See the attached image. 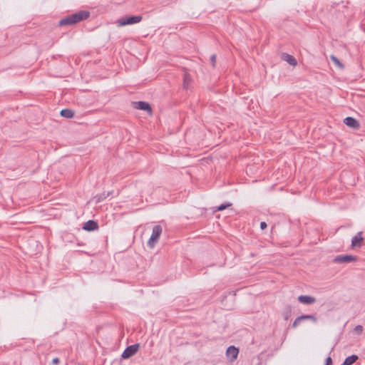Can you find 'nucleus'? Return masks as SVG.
I'll list each match as a JSON object with an SVG mask.
<instances>
[{
    "instance_id": "obj_5",
    "label": "nucleus",
    "mask_w": 365,
    "mask_h": 365,
    "mask_svg": "<svg viewBox=\"0 0 365 365\" xmlns=\"http://www.w3.org/2000/svg\"><path fill=\"white\" fill-rule=\"evenodd\" d=\"M357 260V257L351 255H338L334 257V262L335 263H350L352 262H356Z\"/></svg>"
},
{
    "instance_id": "obj_15",
    "label": "nucleus",
    "mask_w": 365,
    "mask_h": 365,
    "mask_svg": "<svg viewBox=\"0 0 365 365\" xmlns=\"http://www.w3.org/2000/svg\"><path fill=\"white\" fill-rule=\"evenodd\" d=\"M300 317L302 321L308 319V320H311L313 323L317 322V318L314 315H312V314H302L300 316Z\"/></svg>"
},
{
    "instance_id": "obj_25",
    "label": "nucleus",
    "mask_w": 365,
    "mask_h": 365,
    "mask_svg": "<svg viewBox=\"0 0 365 365\" xmlns=\"http://www.w3.org/2000/svg\"><path fill=\"white\" fill-rule=\"evenodd\" d=\"M267 223L265 222H260V228L262 230H264L265 228H267Z\"/></svg>"
},
{
    "instance_id": "obj_4",
    "label": "nucleus",
    "mask_w": 365,
    "mask_h": 365,
    "mask_svg": "<svg viewBox=\"0 0 365 365\" xmlns=\"http://www.w3.org/2000/svg\"><path fill=\"white\" fill-rule=\"evenodd\" d=\"M140 347L139 344H135L130 346H128L125 348L123 352L121 354V357L124 359H127L134 356L138 351Z\"/></svg>"
},
{
    "instance_id": "obj_27",
    "label": "nucleus",
    "mask_w": 365,
    "mask_h": 365,
    "mask_svg": "<svg viewBox=\"0 0 365 365\" xmlns=\"http://www.w3.org/2000/svg\"><path fill=\"white\" fill-rule=\"evenodd\" d=\"M112 192H113L112 191H110V192H106L107 197H108V196H110V195L112 194Z\"/></svg>"
},
{
    "instance_id": "obj_3",
    "label": "nucleus",
    "mask_w": 365,
    "mask_h": 365,
    "mask_svg": "<svg viewBox=\"0 0 365 365\" xmlns=\"http://www.w3.org/2000/svg\"><path fill=\"white\" fill-rule=\"evenodd\" d=\"M142 19V16H130L128 17L121 18L118 19V24L120 26H124L126 25L139 23L140 21H141Z\"/></svg>"
},
{
    "instance_id": "obj_26",
    "label": "nucleus",
    "mask_w": 365,
    "mask_h": 365,
    "mask_svg": "<svg viewBox=\"0 0 365 365\" xmlns=\"http://www.w3.org/2000/svg\"><path fill=\"white\" fill-rule=\"evenodd\" d=\"M59 359L56 357L54 359H53L52 360V364H54V365H58L59 364Z\"/></svg>"
},
{
    "instance_id": "obj_20",
    "label": "nucleus",
    "mask_w": 365,
    "mask_h": 365,
    "mask_svg": "<svg viewBox=\"0 0 365 365\" xmlns=\"http://www.w3.org/2000/svg\"><path fill=\"white\" fill-rule=\"evenodd\" d=\"M231 205H232L231 203L222 204V205H220V206L217 207V210H218V211L223 210L226 209L227 207H230Z\"/></svg>"
},
{
    "instance_id": "obj_1",
    "label": "nucleus",
    "mask_w": 365,
    "mask_h": 365,
    "mask_svg": "<svg viewBox=\"0 0 365 365\" xmlns=\"http://www.w3.org/2000/svg\"><path fill=\"white\" fill-rule=\"evenodd\" d=\"M89 16V11L82 10L64 17L59 21L58 25L60 26H71L87 19Z\"/></svg>"
},
{
    "instance_id": "obj_9",
    "label": "nucleus",
    "mask_w": 365,
    "mask_h": 365,
    "mask_svg": "<svg viewBox=\"0 0 365 365\" xmlns=\"http://www.w3.org/2000/svg\"><path fill=\"white\" fill-rule=\"evenodd\" d=\"M344 123L349 127L358 129L360 127V124L358 120L353 117H346L344 119Z\"/></svg>"
},
{
    "instance_id": "obj_6",
    "label": "nucleus",
    "mask_w": 365,
    "mask_h": 365,
    "mask_svg": "<svg viewBox=\"0 0 365 365\" xmlns=\"http://www.w3.org/2000/svg\"><path fill=\"white\" fill-rule=\"evenodd\" d=\"M135 108L147 111L148 114H152V108L150 105L145 101H138L135 102Z\"/></svg>"
},
{
    "instance_id": "obj_13",
    "label": "nucleus",
    "mask_w": 365,
    "mask_h": 365,
    "mask_svg": "<svg viewBox=\"0 0 365 365\" xmlns=\"http://www.w3.org/2000/svg\"><path fill=\"white\" fill-rule=\"evenodd\" d=\"M283 59L291 66H296L297 63L296 58L293 56L288 53H284L283 55Z\"/></svg>"
},
{
    "instance_id": "obj_24",
    "label": "nucleus",
    "mask_w": 365,
    "mask_h": 365,
    "mask_svg": "<svg viewBox=\"0 0 365 365\" xmlns=\"http://www.w3.org/2000/svg\"><path fill=\"white\" fill-rule=\"evenodd\" d=\"M332 364H333L332 359L331 358V356H328L325 360V365H332Z\"/></svg>"
},
{
    "instance_id": "obj_10",
    "label": "nucleus",
    "mask_w": 365,
    "mask_h": 365,
    "mask_svg": "<svg viewBox=\"0 0 365 365\" xmlns=\"http://www.w3.org/2000/svg\"><path fill=\"white\" fill-rule=\"evenodd\" d=\"M98 228V222L90 220L84 223L83 229L86 231H94Z\"/></svg>"
},
{
    "instance_id": "obj_7",
    "label": "nucleus",
    "mask_w": 365,
    "mask_h": 365,
    "mask_svg": "<svg viewBox=\"0 0 365 365\" xmlns=\"http://www.w3.org/2000/svg\"><path fill=\"white\" fill-rule=\"evenodd\" d=\"M362 232H359L354 235L351 239V247L353 248L355 247H361L362 245V242L364 241V237H362Z\"/></svg>"
},
{
    "instance_id": "obj_18",
    "label": "nucleus",
    "mask_w": 365,
    "mask_h": 365,
    "mask_svg": "<svg viewBox=\"0 0 365 365\" xmlns=\"http://www.w3.org/2000/svg\"><path fill=\"white\" fill-rule=\"evenodd\" d=\"M331 61L337 66L340 67H343L342 63L340 62V61L338 59V58L334 55L331 56Z\"/></svg>"
},
{
    "instance_id": "obj_14",
    "label": "nucleus",
    "mask_w": 365,
    "mask_h": 365,
    "mask_svg": "<svg viewBox=\"0 0 365 365\" xmlns=\"http://www.w3.org/2000/svg\"><path fill=\"white\" fill-rule=\"evenodd\" d=\"M60 114L61 116L66 118H72L75 115L74 111L69 108H65L61 110Z\"/></svg>"
},
{
    "instance_id": "obj_23",
    "label": "nucleus",
    "mask_w": 365,
    "mask_h": 365,
    "mask_svg": "<svg viewBox=\"0 0 365 365\" xmlns=\"http://www.w3.org/2000/svg\"><path fill=\"white\" fill-rule=\"evenodd\" d=\"M210 63H212V66L215 67V63H216V55L215 54H212L211 56H210Z\"/></svg>"
},
{
    "instance_id": "obj_21",
    "label": "nucleus",
    "mask_w": 365,
    "mask_h": 365,
    "mask_svg": "<svg viewBox=\"0 0 365 365\" xmlns=\"http://www.w3.org/2000/svg\"><path fill=\"white\" fill-rule=\"evenodd\" d=\"M107 198L106 192L101 193L98 195L97 202H100Z\"/></svg>"
},
{
    "instance_id": "obj_11",
    "label": "nucleus",
    "mask_w": 365,
    "mask_h": 365,
    "mask_svg": "<svg viewBox=\"0 0 365 365\" xmlns=\"http://www.w3.org/2000/svg\"><path fill=\"white\" fill-rule=\"evenodd\" d=\"M298 301L304 304H312L316 302V299L309 295H300L298 297Z\"/></svg>"
},
{
    "instance_id": "obj_16",
    "label": "nucleus",
    "mask_w": 365,
    "mask_h": 365,
    "mask_svg": "<svg viewBox=\"0 0 365 365\" xmlns=\"http://www.w3.org/2000/svg\"><path fill=\"white\" fill-rule=\"evenodd\" d=\"M292 315V308L290 306H287L283 312V317L285 320H288Z\"/></svg>"
},
{
    "instance_id": "obj_8",
    "label": "nucleus",
    "mask_w": 365,
    "mask_h": 365,
    "mask_svg": "<svg viewBox=\"0 0 365 365\" xmlns=\"http://www.w3.org/2000/svg\"><path fill=\"white\" fill-rule=\"evenodd\" d=\"M238 353L239 349L237 348H236L235 346H230L227 349L226 355L231 361H233L237 359Z\"/></svg>"
},
{
    "instance_id": "obj_12",
    "label": "nucleus",
    "mask_w": 365,
    "mask_h": 365,
    "mask_svg": "<svg viewBox=\"0 0 365 365\" xmlns=\"http://www.w3.org/2000/svg\"><path fill=\"white\" fill-rule=\"evenodd\" d=\"M359 359V356L356 354H352L346 357L341 365H351L355 363Z\"/></svg>"
},
{
    "instance_id": "obj_2",
    "label": "nucleus",
    "mask_w": 365,
    "mask_h": 365,
    "mask_svg": "<svg viewBox=\"0 0 365 365\" xmlns=\"http://www.w3.org/2000/svg\"><path fill=\"white\" fill-rule=\"evenodd\" d=\"M162 227L159 225H156L153 227L151 236L148 242V246L149 247H153L156 242H158L160 235L162 234Z\"/></svg>"
},
{
    "instance_id": "obj_17",
    "label": "nucleus",
    "mask_w": 365,
    "mask_h": 365,
    "mask_svg": "<svg viewBox=\"0 0 365 365\" xmlns=\"http://www.w3.org/2000/svg\"><path fill=\"white\" fill-rule=\"evenodd\" d=\"M191 76L189 74L185 73L183 78V87L187 89L189 83L191 82Z\"/></svg>"
},
{
    "instance_id": "obj_19",
    "label": "nucleus",
    "mask_w": 365,
    "mask_h": 365,
    "mask_svg": "<svg viewBox=\"0 0 365 365\" xmlns=\"http://www.w3.org/2000/svg\"><path fill=\"white\" fill-rule=\"evenodd\" d=\"M302 321V319H301L300 316H299V317H297V318H296V319H295V320L294 321V322L292 323V328H294V329L297 328V327H298L299 324Z\"/></svg>"
},
{
    "instance_id": "obj_22",
    "label": "nucleus",
    "mask_w": 365,
    "mask_h": 365,
    "mask_svg": "<svg viewBox=\"0 0 365 365\" xmlns=\"http://www.w3.org/2000/svg\"><path fill=\"white\" fill-rule=\"evenodd\" d=\"M354 331H355L356 333L360 334L363 331V327L361 326V325H357V326L355 327Z\"/></svg>"
}]
</instances>
